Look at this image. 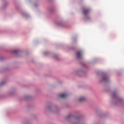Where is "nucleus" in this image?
I'll list each match as a JSON object with an SVG mask.
<instances>
[{
    "mask_svg": "<svg viewBox=\"0 0 124 124\" xmlns=\"http://www.w3.org/2000/svg\"><path fill=\"white\" fill-rule=\"evenodd\" d=\"M89 12H90V10H84L83 11V14L85 15L86 18H88V16H87V15L89 14Z\"/></svg>",
    "mask_w": 124,
    "mask_h": 124,
    "instance_id": "nucleus-1",
    "label": "nucleus"
},
{
    "mask_svg": "<svg viewBox=\"0 0 124 124\" xmlns=\"http://www.w3.org/2000/svg\"><path fill=\"white\" fill-rule=\"evenodd\" d=\"M78 59H81L82 58V52L78 51L77 53Z\"/></svg>",
    "mask_w": 124,
    "mask_h": 124,
    "instance_id": "nucleus-2",
    "label": "nucleus"
},
{
    "mask_svg": "<svg viewBox=\"0 0 124 124\" xmlns=\"http://www.w3.org/2000/svg\"><path fill=\"white\" fill-rule=\"evenodd\" d=\"M59 96L61 98H65L66 97H67V94H62V95H59Z\"/></svg>",
    "mask_w": 124,
    "mask_h": 124,
    "instance_id": "nucleus-3",
    "label": "nucleus"
},
{
    "mask_svg": "<svg viewBox=\"0 0 124 124\" xmlns=\"http://www.w3.org/2000/svg\"><path fill=\"white\" fill-rule=\"evenodd\" d=\"M85 100H86V98L84 97L80 98L79 99V102H83V101H85Z\"/></svg>",
    "mask_w": 124,
    "mask_h": 124,
    "instance_id": "nucleus-4",
    "label": "nucleus"
},
{
    "mask_svg": "<svg viewBox=\"0 0 124 124\" xmlns=\"http://www.w3.org/2000/svg\"><path fill=\"white\" fill-rule=\"evenodd\" d=\"M103 80H104V81H107L108 80V78H107V77H104V78H103Z\"/></svg>",
    "mask_w": 124,
    "mask_h": 124,
    "instance_id": "nucleus-5",
    "label": "nucleus"
},
{
    "mask_svg": "<svg viewBox=\"0 0 124 124\" xmlns=\"http://www.w3.org/2000/svg\"><path fill=\"white\" fill-rule=\"evenodd\" d=\"M17 51H15L14 53H17Z\"/></svg>",
    "mask_w": 124,
    "mask_h": 124,
    "instance_id": "nucleus-6",
    "label": "nucleus"
},
{
    "mask_svg": "<svg viewBox=\"0 0 124 124\" xmlns=\"http://www.w3.org/2000/svg\"><path fill=\"white\" fill-rule=\"evenodd\" d=\"M115 96V95H113V97Z\"/></svg>",
    "mask_w": 124,
    "mask_h": 124,
    "instance_id": "nucleus-7",
    "label": "nucleus"
}]
</instances>
